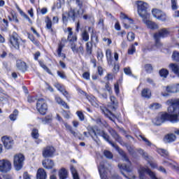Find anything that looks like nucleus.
<instances>
[{
  "label": "nucleus",
  "mask_w": 179,
  "mask_h": 179,
  "mask_svg": "<svg viewBox=\"0 0 179 179\" xmlns=\"http://www.w3.org/2000/svg\"><path fill=\"white\" fill-rule=\"evenodd\" d=\"M157 153H159V155H160L161 156H163L164 157L169 156V152L164 149L158 148L157 150Z\"/></svg>",
  "instance_id": "58836bf2"
},
{
  "label": "nucleus",
  "mask_w": 179,
  "mask_h": 179,
  "mask_svg": "<svg viewBox=\"0 0 179 179\" xmlns=\"http://www.w3.org/2000/svg\"><path fill=\"white\" fill-rule=\"evenodd\" d=\"M55 101L57 103V104H59L60 106H62L64 108H67V110H69V106L68 104L61 99L59 96H55Z\"/></svg>",
  "instance_id": "c85d7f7f"
},
{
  "label": "nucleus",
  "mask_w": 179,
  "mask_h": 179,
  "mask_svg": "<svg viewBox=\"0 0 179 179\" xmlns=\"http://www.w3.org/2000/svg\"><path fill=\"white\" fill-rule=\"evenodd\" d=\"M31 135L34 139H36V143H41V140L38 139V136H40V134H38V129H33Z\"/></svg>",
  "instance_id": "b1692460"
},
{
  "label": "nucleus",
  "mask_w": 179,
  "mask_h": 179,
  "mask_svg": "<svg viewBox=\"0 0 179 179\" xmlns=\"http://www.w3.org/2000/svg\"><path fill=\"white\" fill-rule=\"evenodd\" d=\"M57 75L61 78V79H66V76L65 75V73L57 71Z\"/></svg>",
  "instance_id": "0e129e2a"
},
{
  "label": "nucleus",
  "mask_w": 179,
  "mask_h": 179,
  "mask_svg": "<svg viewBox=\"0 0 179 179\" xmlns=\"http://www.w3.org/2000/svg\"><path fill=\"white\" fill-rule=\"evenodd\" d=\"M64 125L66 129H67L69 131V132H70V134L73 135V136H76L78 135V133H76L75 131H73V129H72V127L71 125L68 124V123L64 122Z\"/></svg>",
  "instance_id": "72a5a7b5"
},
{
  "label": "nucleus",
  "mask_w": 179,
  "mask_h": 179,
  "mask_svg": "<svg viewBox=\"0 0 179 179\" xmlns=\"http://www.w3.org/2000/svg\"><path fill=\"white\" fill-rule=\"evenodd\" d=\"M166 121H171V122H178V119L176 116H172L171 113H160L158 115L152 120L154 125H162Z\"/></svg>",
  "instance_id": "f03ea898"
},
{
  "label": "nucleus",
  "mask_w": 179,
  "mask_h": 179,
  "mask_svg": "<svg viewBox=\"0 0 179 179\" xmlns=\"http://www.w3.org/2000/svg\"><path fill=\"white\" fill-rule=\"evenodd\" d=\"M67 31L69 33V35H68L69 41H71V43H75V41L78 40V36L75 34L73 35V32H72V28L68 27Z\"/></svg>",
  "instance_id": "4be33fe9"
},
{
  "label": "nucleus",
  "mask_w": 179,
  "mask_h": 179,
  "mask_svg": "<svg viewBox=\"0 0 179 179\" xmlns=\"http://www.w3.org/2000/svg\"><path fill=\"white\" fill-rule=\"evenodd\" d=\"M1 141L3 142V146L6 149H12L15 143L12 137H9L8 136L1 137Z\"/></svg>",
  "instance_id": "ddd939ff"
},
{
  "label": "nucleus",
  "mask_w": 179,
  "mask_h": 179,
  "mask_svg": "<svg viewBox=\"0 0 179 179\" xmlns=\"http://www.w3.org/2000/svg\"><path fill=\"white\" fill-rule=\"evenodd\" d=\"M101 111L104 114V115H106L108 118H111V115H113V113H111V111H110L109 109H108L107 108H103L101 109Z\"/></svg>",
  "instance_id": "a19ab883"
},
{
  "label": "nucleus",
  "mask_w": 179,
  "mask_h": 179,
  "mask_svg": "<svg viewBox=\"0 0 179 179\" xmlns=\"http://www.w3.org/2000/svg\"><path fill=\"white\" fill-rule=\"evenodd\" d=\"M145 69L146 72H148V73H150V72L153 71V67L152 66V64H145Z\"/></svg>",
  "instance_id": "680f3d73"
},
{
  "label": "nucleus",
  "mask_w": 179,
  "mask_h": 179,
  "mask_svg": "<svg viewBox=\"0 0 179 179\" xmlns=\"http://www.w3.org/2000/svg\"><path fill=\"white\" fill-rule=\"evenodd\" d=\"M14 166L17 171L22 170L23 164L24 163V155L22 154H17L14 156L13 159Z\"/></svg>",
  "instance_id": "0eeeda50"
},
{
  "label": "nucleus",
  "mask_w": 179,
  "mask_h": 179,
  "mask_svg": "<svg viewBox=\"0 0 179 179\" xmlns=\"http://www.w3.org/2000/svg\"><path fill=\"white\" fill-rule=\"evenodd\" d=\"M164 163H166V166H169L171 169H176L178 173H179V168H177V166L173 164V163L167 161H164Z\"/></svg>",
  "instance_id": "13d9d810"
},
{
  "label": "nucleus",
  "mask_w": 179,
  "mask_h": 179,
  "mask_svg": "<svg viewBox=\"0 0 179 179\" xmlns=\"http://www.w3.org/2000/svg\"><path fill=\"white\" fill-rule=\"evenodd\" d=\"M152 13L153 17H155L157 20H159L160 22H169V16H167V14H166V13L157 8L152 9Z\"/></svg>",
  "instance_id": "423d86ee"
},
{
  "label": "nucleus",
  "mask_w": 179,
  "mask_h": 179,
  "mask_svg": "<svg viewBox=\"0 0 179 179\" xmlns=\"http://www.w3.org/2000/svg\"><path fill=\"white\" fill-rule=\"evenodd\" d=\"M87 99L91 103L92 106H94V107H99V103H97V100L93 95L87 96Z\"/></svg>",
  "instance_id": "c756f323"
},
{
  "label": "nucleus",
  "mask_w": 179,
  "mask_h": 179,
  "mask_svg": "<svg viewBox=\"0 0 179 179\" xmlns=\"http://www.w3.org/2000/svg\"><path fill=\"white\" fill-rule=\"evenodd\" d=\"M139 153L141 155H143V157L147 160V162L149 163L150 167L152 169H156L157 167V164H156L155 162H153V157L149 156L148 153L145 152L143 150H139Z\"/></svg>",
  "instance_id": "4468645a"
},
{
  "label": "nucleus",
  "mask_w": 179,
  "mask_h": 179,
  "mask_svg": "<svg viewBox=\"0 0 179 179\" xmlns=\"http://www.w3.org/2000/svg\"><path fill=\"white\" fill-rule=\"evenodd\" d=\"M12 170V163L8 159L0 160V173H9Z\"/></svg>",
  "instance_id": "9d476101"
},
{
  "label": "nucleus",
  "mask_w": 179,
  "mask_h": 179,
  "mask_svg": "<svg viewBox=\"0 0 179 179\" xmlns=\"http://www.w3.org/2000/svg\"><path fill=\"white\" fill-rule=\"evenodd\" d=\"M176 139V135L171 134L165 136L164 142H166L167 143H170V142H174Z\"/></svg>",
  "instance_id": "2f4dec72"
},
{
  "label": "nucleus",
  "mask_w": 179,
  "mask_h": 179,
  "mask_svg": "<svg viewBox=\"0 0 179 179\" xmlns=\"http://www.w3.org/2000/svg\"><path fill=\"white\" fill-rule=\"evenodd\" d=\"M36 179H47V172L43 169H38L36 173Z\"/></svg>",
  "instance_id": "5701e85b"
},
{
  "label": "nucleus",
  "mask_w": 179,
  "mask_h": 179,
  "mask_svg": "<svg viewBox=\"0 0 179 179\" xmlns=\"http://www.w3.org/2000/svg\"><path fill=\"white\" fill-rule=\"evenodd\" d=\"M109 132L110 135L115 139V141H117L119 143L122 145V139H121V137L117 134V132L113 129H109Z\"/></svg>",
  "instance_id": "bb28decb"
},
{
  "label": "nucleus",
  "mask_w": 179,
  "mask_h": 179,
  "mask_svg": "<svg viewBox=\"0 0 179 179\" xmlns=\"http://www.w3.org/2000/svg\"><path fill=\"white\" fill-rule=\"evenodd\" d=\"M143 23L148 27V29H151L152 30H155V29H159V25L155 22H153L148 18H143Z\"/></svg>",
  "instance_id": "a211bd4d"
},
{
  "label": "nucleus",
  "mask_w": 179,
  "mask_h": 179,
  "mask_svg": "<svg viewBox=\"0 0 179 179\" xmlns=\"http://www.w3.org/2000/svg\"><path fill=\"white\" fill-rule=\"evenodd\" d=\"M103 57H104V55L103 54V50L101 49H97L96 57L98 61H103Z\"/></svg>",
  "instance_id": "ea45409f"
},
{
  "label": "nucleus",
  "mask_w": 179,
  "mask_h": 179,
  "mask_svg": "<svg viewBox=\"0 0 179 179\" xmlns=\"http://www.w3.org/2000/svg\"><path fill=\"white\" fill-rule=\"evenodd\" d=\"M96 124H98V125H101V127H106L107 125V122H106V121L102 120L100 118H98L96 120Z\"/></svg>",
  "instance_id": "4d7b16f0"
},
{
  "label": "nucleus",
  "mask_w": 179,
  "mask_h": 179,
  "mask_svg": "<svg viewBox=\"0 0 179 179\" xmlns=\"http://www.w3.org/2000/svg\"><path fill=\"white\" fill-rule=\"evenodd\" d=\"M51 120H52L51 117H45V118L43 120V124H50V122H51Z\"/></svg>",
  "instance_id": "69168bd1"
},
{
  "label": "nucleus",
  "mask_w": 179,
  "mask_h": 179,
  "mask_svg": "<svg viewBox=\"0 0 179 179\" xmlns=\"http://www.w3.org/2000/svg\"><path fill=\"white\" fill-rule=\"evenodd\" d=\"M39 65L41 66V68H43V69H44V71H46L48 73H49L50 75H52V73H51V71L49 70L48 66L44 65V63H43V62H40Z\"/></svg>",
  "instance_id": "8fccbe9b"
},
{
  "label": "nucleus",
  "mask_w": 179,
  "mask_h": 179,
  "mask_svg": "<svg viewBox=\"0 0 179 179\" xmlns=\"http://www.w3.org/2000/svg\"><path fill=\"white\" fill-rule=\"evenodd\" d=\"M71 171L73 179H79V175L78 174V171H76V169H75V167L71 166Z\"/></svg>",
  "instance_id": "79ce46f5"
},
{
  "label": "nucleus",
  "mask_w": 179,
  "mask_h": 179,
  "mask_svg": "<svg viewBox=\"0 0 179 179\" xmlns=\"http://www.w3.org/2000/svg\"><path fill=\"white\" fill-rule=\"evenodd\" d=\"M88 132L89 135L94 139V141H96V138L97 136H102L106 142H108L113 148H115L117 149V150L119 152L120 155L122 156L124 161L126 162L127 164H120L118 165V167L120 170V171L122 173V171H127V173H129V176H126L125 174H123V176L125 177V178L127 179H138L136 176L132 173V167L131 166V162H129V159H128V157H127V155H125V152L124 151L120 150V148L118 146L115 145L113 142L110 141L109 136L104 132V131H101L97 127H91L88 128Z\"/></svg>",
  "instance_id": "f257e3e1"
},
{
  "label": "nucleus",
  "mask_w": 179,
  "mask_h": 179,
  "mask_svg": "<svg viewBox=\"0 0 179 179\" xmlns=\"http://www.w3.org/2000/svg\"><path fill=\"white\" fill-rule=\"evenodd\" d=\"M76 114H77L80 121L85 120V115H83V113H82V111H77Z\"/></svg>",
  "instance_id": "bf43d9fd"
},
{
  "label": "nucleus",
  "mask_w": 179,
  "mask_h": 179,
  "mask_svg": "<svg viewBox=\"0 0 179 179\" xmlns=\"http://www.w3.org/2000/svg\"><path fill=\"white\" fill-rule=\"evenodd\" d=\"M141 96H143V99H150V97H152V91H150V89H143V90L141 91Z\"/></svg>",
  "instance_id": "393cba45"
},
{
  "label": "nucleus",
  "mask_w": 179,
  "mask_h": 179,
  "mask_svg": "<svg viewBox=\"0 0 179 179\" xmlns=\"http://www.w3.org/2000/svg\"><path fill=\"white\" fill-rule=\"evenodd\" d=\"M71 50L73 52H76V54H83V47L82 45L77 47L75 43H72Z\"/></svg>",
  "instance_id": "a878e982"
},
{
  "label": "nucleus",
  "mask_w": 179,
  "mask_h": 179,
  "mask_svg": "<svg viewBox=\"0 0 179 179\" xmlns=\"http://www.w3.org/2000/svg\"><path fill=\"white\" fill-rule=\"evenodd\" d=\"M166 104L170 106L168 108V113L171 115L172 117H176V120H178L179 117V99H169L166 101Z\"/></svg>",
  "instance_id": "7ed1b4c3"
},
{
  "label": "nucleus",
  "mask_w": 179,
  "mask_h": 179,
  "mask_svg": "<svg viewBox=\"0 0 179 179\" xmlns=\"http://www.w3.org/2000/svg\"><path fill=\"white\" fill-rule=\"evenodd\" d=\"M108 171H110V165L107 162L101 163L99 166V172L101 179H108Z\"/></svg>",
  "instance_id": "6e6552de"
},
{
  "label": "nucleus",
  "mask_w": 179,
  "mask_h": 179,
  "mask_svg": "<svg viewBox=\"0 0 179 179\" xmlns=\"http://www.w3.org/2000/svg\"><path fill=\"white\" fill-rule=\"evenodd\" d=\"M92 48H93V44L92 43V42H87L86 43V50H87V54H92Z\"/></svg>",
  "instance_id": "49530a36"
},
{
  "label": "nucleus",
  "mask_w": 179,
  "mask_h": 179,
  "mask_svg": "<svg viewBox=\"0 0 179 179\" xmlns=\"http://www.w3.org/2000/svg\"><path fill=\"white\" fill-rule=\"evenodd\" d=\"M169 69L172 71V72L179 78V64L177 63H171L169 66Z\"/></svg>",
  "instance_id": "412c9836"
},
{
  "label": "nucleus",
  "mask_w": 179,
  "mask_h": 179,
  "mask_svg": "<svg viewBox=\"0 0 179 179\" xmlns=\"http://www.w3.org/2000/svg\"><path fill=\"white\" fill-rule=\"evenodd\" d=\"M106 57L107 58L108 65H113V57L111 55V50L110 49L106 50Z\"/></svg>",
  "instance_id": "473e14b6"
},
{
  "label": "nucleus",
  "mask_w": 179,
  "mask_h": 179,
  "mask_svg": "<svg viewBox=\"0 0 179 179\" xmlns=\"http://www.w3.org/2000/svg\"><path fill=\"white\" fill-rule=\"evenodd\" d=\"M17 115H19V111L15 110L13 113L9 115L10 121H16V120H17Z\"/></svg>",
  "instance_id": "f704fd0d"
},
{
  "label": "nucleus",
  "mask_w": 179,
  "mask_h": 179,
  "mask_svg": "<svg viewBox=\"0 0 179 179\" xmlns=\"http://www.w3.org/2000/svg\"><path fill=\"white\" fill-rule=\"evenodd\" d=\"M159 75L161 78H163V79H166L167 76H169V70L166 69H162L159 71Z\"/></svg>",
  "instance_id": "c9c22d12"
},
{
  "label": "nucleus",
  "mask_w": 179,
  "mask_h": 179,
  "mask_svg": "<svg viewBox=\"0 0 179 179\" xmlns=\"http://www.w3.org/2000/svg\"><path fill=\"white\" fill-rule=\"evenodd\" d=\"M110 101L113 103V106H110L109 108L110 110H115V104H117V101H115V96H110Z\"/></svg>",
  "instance_id": "864d4df0"
},
{
  "label": "nucleus",
  "mask_w": 179,
  "mask_h": 179,
  "mask_svg": "<svg viewBox=\"0 0 179 179\" xmlns=\"http://www.w3.org/2000/svg\"><path fill=\"white\" fill-rule=\"evenodd\" d=\"M103 155L107 159L113 158V154L111 153V152H110L108 150H105L103 152Z\"/></svg>",
  "instance_id": "052dcab7"
},
{
  "label": "nucleus",
  "mask_w": 179,
  "mask_h": 179,
  "mask_svg": "<svg viewBox=\"0 0 179 179\" xmlns=\"http://www.w3.org/2000/svg\"><path fill=\"white\" fill-rule=\"evenodd\" d=\"M55 152V149L54 148V147L48 146L43 149L42 155L43 157H52Z\"/></svg>",
  "instance_id": "dca6fc26"
},
{
  "label": "nucleus",
  "mask_w": 179,
  "mask_h": 179,
  "mask_svg": "<svg viewBox=\"0 0 179 179\" xmlns=\"http://www.w3.org/2000/svg\"><path fill=\"white\" fill-rule=\"evenodd\" d=\"M59 179H66L68 178V171L65 168H62L59 171Z\"/></svg>",
  "instance_id": "cd10ccee"
},
{
  "label": "nucleus",
  "mask_w": 179,
  "mask_h": 179,
  "mask_svg": "<svg viewBox=\"0 0 179 179\" xmlns=\"http://www.w3.org/2000/svg\"><path fill=\"white\" fill-rule=\"evenodd\" d=\"M36 109L38 111V113H40V114H41L42 115H45V113H47L48 106L44 99H41L37 101Z\"/></svg>",
  "instance_id": "9b49d317"
},
{
  "label": "nucleus",
  "mask_w": 179,
  "mask_h": 179,
  "mask_svg": "<svg viewBox=\"0 0 179 179\" xmlns=\"http://www.w3.org/2000/svg\"><path fill=\"white\" fill-rule=\"evenodd\" d=\"M172 10H177L178 9V5H177V0H171Z\"/></svg>",
  "instance_id": "09e8293b"
},
{
  "label": "nucleus",
  "mask_w": 179,
  "mask_h": 179,
  "mask_svg": "<svg viewBox=\"0 0 179 179\" xmlns=\"http://www.w3.org/2000/svg\"><path fill=\"white\" fill-rule=\"evenodd\" d=\"M137 6V10L139 16L142 19H148L149 13H148V9H149V3L143 1H136Z\"/></svg>",
  "instance_id": "20e7f679"
},
{
  "label": "nucleus",
  "mask_w": 179,
  "mask_h": 179,
  "mask_svg": "<svg viewBox=\"0 0 179 179\" xmlns=\"http://www.w3.org/2000/svg\"><path fill=\"white\" fill-rule=\"evenodd\" d=\"M173 86V90L175 91V93H178L179 92V84H174L172 85Z\"/></svg>",
  "instance_id": "338daca9"
},
{
  "label": "nucleus",
  "mask_w": 179,
  "mask_h": 179,
  "mask_svg": "<svg viewBox=\"0 0 179 179\" xmlns=\"http://www.w3.org/2000/svg\"><path fill=\"white\" fill-rule=\"evenodd\" d=\"M138 139L140 141H143V142H145V145H147V146H152L153 144L151 143V142L146 138L143 137V136L140 135L138 136Z\"/></svg>",
  "instance_id": "37998d69"
},
{
  "label": "nucleus",
  "mask_w": 179,
  "mask_h": 179,
  "mask_svg": "<svg viewBox=\"0 0 179 179\" xmlns=\"http://www.w3.org/2000/svg\"><path fill=\"white\" fill-rule=\"evenodd\" d=\"M24 179H31V176H30L27 172L24 173L23 175Z\"/></svg>",
  "instance_id": "774afa93"
},
{
  "label": "nucleus",
  "mask_w": 179,
  "mask_h": 179,
  "mask_svg": "<svg viewBox=\"0 0 179 179\" xmlns=\"http://www.w3.org/2000/svg\"><path fill=\"white\" fill-rule=\"evenodd\" d=\"M42 164H43L44 169H47L48 170H51V169H53L54 166H55L54 161H52L51 159L43 160L42 162Z\"/></svg>",
  "instance_id": "6ab92c4d"
},
{
  "label": "nucleus",
  "mask_w": 179,
  "mask_h": 179,
  "mask_svg": "<svg viewBox=\"0 0 179 179\" xmlns=\"http://www.w3.org/2000/svg\"><path fill=\"white\" fill-rule=\"evenodd\" d=\"M83 79H85V80H90V73H89L87 71L83 73Z\"/></svg>",
  "instance_id": "e2e57ef3"
},
{
  "label": "nucleus",
  "mask_w": 179,
  "mask_h": 179,
  "mask_svg": "<svg viewBox=\"0 0 179 179\" xmlns=\"http://www.w3.org/2000/svg\"><path fill=\"white\" fill-rule=\"evenodd\" d=\"M17 68L18 69H26V62L22 60L17 61Z\"/></svg>",
  "instance_id": "e433bc0d"
},
{
  "label": "nucleus",
  "mask_w": 179,
  "mask_h": 179,
  "mask_svg": "<svg viewBox=\"0 0 179 179\" xmlns=\"http://www.w3.org/2000/svg\"><path fill=\"white\" fill-rule=\"evenodd\" d=\"M45 23L46 24V29L52 31V21L50 20V17H46L45 19Z\"/></svg>",
  "instance_id": "7c9ffc66"
},
{
  "label": "nucleus",
  "mask_w": 179,
  "mask_h": 179,
  "mask_svg": "<svg viewBox=\"0 0 179 179\" xmlns=\"http://www.w3.org/2000/svg\"><path fill=\"white\" fill-rule=\"evenodd\" d=\"M39 65L41 66V68H43V69H44V71H46L48 73H49L50 75H52V73H51V71L49 70L48 66L44 65V63H43V62H40Z\"/></svg>",
  "instance_id": "603ef678"
},
{
  "label": "nucleus",
  "mask_w": 179,
  "mask_h": 179,
  "mask_svg": "<svg viewBox=\"0 0 179 179\" xmlns=\"http://www.w3.org/2000/svg\"><path fill=\"white\" fill-rule=\"evenodd\" d=\"M120 19L123 20L125 29H129V27H131L132 29L138 28L134 24V20H132V18H129L127 15L124 14V13H120Z\"/></svg>",
  "instance_id": "1a4fd4ad"
},
{
  "label": "nucleus",
  "mask_w": 179,
  "mask_h": 179,
  "mask_svg": "<svg viewBox=\"0 0 179 179\" xmlns=\"http://www.w3.org/2000/svg\"><path fill=\"white\" fill-rule=\"evenodd\" d=\"M75 10H71L69 12H65L62 14V20L64 23H68V22H75Z\"/></svg>",
  "instance_id": "f8f14e48"
},
{
  "label": "nucleus",
  "mask_w": 179,
  "mask_h": 179,
  "mask_svg": "<svg viewBox=\"0 0 179 179\" xmlns=\"http://www.w3.org/2000/svg\"><path fill=\"white\" fill-rule=\"evenodd\" d=\"M149 108H150L151 110H159V108H162V104L157 102H155V103H151L149 106Z\"/></svg>",
  "instance_id": "4c0bfd02"
},
{
  "label": "nucleus",
  "mask_w": 179,
  "mask_h": 179,
  "mask_svg": "<svg viewBox=\"0 0 179 179\" xmlns=\"http://www.w3.org/2000/svg\"><path fill=\"white\" fill-rule=\"evenodd\" d=\"M81 37L84 41H89V33H87V31H84L81 34Z\"/></svg>",
  "instance_id": "de8ad7c7"
},
{
  "label": "nucleus",
  "mask_w": 179,
  "mask_h": 179,
  "mask_svg": "<svg viewBox=\"0 0 179 179\" xmlns=\"http://www.w3.org/2000/svg\"><path fill=\"white\" fill-rule=\"evenodd\" d=\"M135 52H136V48H135V45H134V44H132L128 49V52L127 54L129 55H134V54H135Z\"/></svg>",
  "instance_id": "c03bdc74"
},
{
  "label": "nucleus",
  "mask_w": 179,
  "mask_h": 179,
  "mask_svg": "<svg viewBox=\"0 0 179 179\" xmlns=\"http://www.w3.org/2000/svg\"><path fill=\"white\" fill-rule=\"evenodd\" d=\"M128 41H134L135 40V34L132 32H129L127 34Z\"/></svg>",
  "instance_id": "6e6d98bb"
},
{
  "label": "nucleus",
  "mask_w": 179,
  "mask_h": 179,
  "mask_svg": "<svg viewBox=\"0 0 179 179\" xmlns=\"http://www.w3.org/2000/svg\"><path fill=\"white\" fill-rule=\"evenodd\" d=\"M39 65L41 66V68H43V69H44V71H46L48 73H49L50 75H52V73H51V71L49 70L48 66L44 65V63H43V62H40Z\"/></svg>",
  "instance_id": "3c124183"
},
{
  "label": "nucleus",
  "mask_w": 179,
  "mask_h": 179,
  "mask_svg": "<svg viewBox=\"0 0 179 179\" xmlns=\"http://www.w3.org/2000/svg\"><path fill=\"white\" fill-rule=\"evenodd\" d=\"M62 48H64V45L60 44L58 47V49H57L58 57H62V58H66L65 55L64 53H62Z\"/></svg>",
  "instance_id": "a18cd8bd"
},
{
  "label": "nucleus",
  "mask_w": 179,
  "mask_h": 179,
  "mask_svg": "<svg viewBox=\"0 0 179 179\" xmlns=\"http://www.w3.org/2000/svg\"><path fill=\"white\" fill-rule=\"evenodd\" d=\"M55 87H56L57 90H59V92H61L64 97L67 99L69 97V94L68 93V92H66V90H65V87H64V85H62L59 83H55Z\"/></svg>",
  "instance_id": "aec40b11"
},
{
  "label": "nucleus",
  "mask_w": 179,
  "mask_h": 179,
  "mask_svg": "<svg viewBox=\"0 0 179 179\" xmlns=\"http://www.w3.org/2000/svg\"><path fill=\"white\" fill-rule=\"evenodd\" d=\"M173 61H178L179 62V52L177 51L173 52L172 55Z\"/></svg>",
  "instance_id": "5fc2aeb1"
},
{
  "label": "nucleus",
  "mask_w": 179,
  "mask_h": 179,
  "mask_svg": "<svg viewBox=\"0 0 179 179\" xmlns=\"http://www.w3.org/2000/svg\"><path fill=\"white\" fill-rule=\"evenodd\" d=\"M163 92H162L161 94L163 97H169L170 96V93H176L174 91L173 85H168L166 87H164Z\"/></svg>",
  "instance_id": "f3484780"
},
{
  "label": "nucleus",
  "mask_w": 179,
  "mask_h": 179,
  "mask_svg": "<svg viewBox=\"0 0 179 179\" xmlns=\"http://www.w3.org/2000/svg\"><path fill=\"white\" fill-rule=\"evenodd\" d=\"M170 35V31L166 28H163L159 31V32L154 34V39L155 40V45L157 48H160L162 43H160V38H164Z\"/></svg>",
  "instance_id": "39448f33"
},
{
  "label": "nucleus",
  "mask_w": 179,
  "mask_h": 179,
  "mask_svg": "<svg viewBox=\"0 0 179 179\" xmlns=\"http://www.w3.org/2000/svg\"><path fill=\"white\" fill-rule=\"evenodd\" d=\"M10 43L14 48L16 50L19 49V38H17V34L16 32H13L10 36Z\"/></svg>",
  "instance_id": "2eb2a0df"
}]
</instances>
